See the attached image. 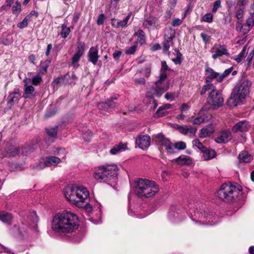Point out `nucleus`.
<instances>
[{"label":"nucleus","instance_id":"obj_1","mask_svg":"<svg viewBox=\"0 0 254 254\" xmlns=\"http://www.w3.org/2000/svg\"><path fill=\"white\" fill-rule=\"evenodd\" d=\"M78 226L77 216L67 211L57 213L52 220V230L59 234L71 233L78 228Z\"/></svg>","mask_w":254,"mask_h":254},{"label":"nucleus","instance_id":"obj_2","mask_svg":"<svg viewBox=\"0 0 254 254\" xmlns=\"http://www.w3.org/2000/svg\"><path fill=\"white\" fill-rule=\"evenodd\" d=\"M216 195L220 199L227 202L243 201L246 198V195L242 191V187L237 183L222 184Z\"/></svg>","mask_w":254,"mask_h":254},{"label":"nucleus","instance_id":"obj_3","mask_svg":"<svg viewBox=\"0 0 254 254\" xmlns=\"http://www.w3.org/2000/svg\"><path fill=\"white\" fill-rule=\"evenodd\" d=\"M251 86V81L248 79H244L238 83L233 88L228 99L227 105L230 107H233L243 104L250 93Z\"/></svg>","mask_w":254,"mask_h":254},{"label":"nucleus","instance_id":"obj_4","mask_svg":"<svg viewBox=\"0 0 254 254\" xmlns=\"http://www.w3.org/2000/svg\"><path fill=\"white\" fill-rule=\"evenodd\" d=\"M134 184L135 194L142 199L155 196L159 190L158 185L148 179H137L134 181Z\"/></svg>","mask_w":254,"mask_h":254},{"label":"nucleus","instance_id":"obj_5","mask_svg":"<svg viewBox=\"0 0 254 254\" xmlns=\"http://www.w3.org/2000/svg\"><path fill=\"white\" fill-rule=\"evenodd\" d=\"M118 168L114 164L100 165L95 169L93 177L100 183L108 184L115 183L117 180Z\"/></svg>","mask_w":254,"mask_h":254},{"label":"nucleus","instance_id":"obj_6","mask_svg":"<svg viewBox=\"0 0 254 254\" xmlns=\"http://www.w3.org/2000/svg\"><path fill=\"white\" fill-rule=\"evenodd\" d=\"M167 78L159 76L155 82V85L146 92V97L153 99L155 96L160 97L169 88V82H166Z\"/></svg>","mask_w":254,"mask_h":254},{"label":"nucleus","instance_id":"obj_7","mask_svg":"<svg viewBox=\"0 0 254 254\" xmlns=\"http://www.w3.org/2000/svg\"><path fill=\"white\" fill-rule=\"evenodd\" d=\"M207 103L214 108L221 107L224 103L222 94L217 89L210 92L207 98Z\"/></svg>","mask_w":254,"mask_h":254},{"label":"nucleus","instance_id":"obj_8","mask_svg":"<svg viewBox=\"0 0 254 254\" xmlns=\"http://www.w3.org/2000/svg\"><path fill=\"white\" fill-rule=\"evenodd\" d=\"M61 162V159L54 156H50L40 161L38 165L34 168L36 170H41L51 165L56 166Z\"/></svg>","mask_w":254,"mask_h":254},{"label":"nucleus","instance_id":"obj_9","mask_svg":"<svg viewBox=\"0 0 254 254\" xmlns=\"http://www.w3.org/2000/svg\"><path fill=\"white\" fill-rule=\"evenodd\" d=\"M89 196V191L87 189L83 187H78V190L76 192L77 202H73L75 205L78 207H82L83 203L86 202V200Z\"/></svg>","mask_w":254,"mask_h":254},{"label":"nucleus","instance_id":"obj_10","mask_svg":"<svg viewBox=\"0 0 254 254\" xmlns=\"http://www.w3.org/2000/svg\"><path fill=\"white\" fill-rule=\"evenodd\" d=\"M211 52L213 53L212 58L214 60H216L217 58L222 57L223 55H229L226 47L221 44H215L212 48Z\"/></svg>","mask_w":254,"mask_h":254},{"label":"nucleus","instance_id":"obj_11","mask_svg":"<svg viewBox=\"0 0 254 254\" xmlns=\"http://www.w3.org/2000/svg\"><path fill=\"white\" fill-rule=\"evenodd\" d=\"M84 52V44L78 43L77 50L71 59V64L75 68L78 67V62Z\"/></svg>","mask_w":254,"mask_h":254},{"label":"nucleus","instance_id":"obj_12","mask_svg":"<svg viewBox=\"0 0 254 254\" xmlns=\"http://www.w3.org/2000/svg\"><path fill=\"white\" fill-rule=\"evenodd\" d=\"M142 25L149 31L152 28L158 29L160 27L158 18L154 16H148L145 18Z\"/></svg>","mask_w":254,"mask_h":254},{"label":"nucleus","instance_id":"obj_13","mask_svg":"<svg viewBox=\"0 0 254 254\" xmlns=\"http://www.w3.org/2000/svg\"><path fill=\"white\" fill-rule=\"evenodd\" d=\"M205 81L207 83H210L213 79H215L217 82H220V73L214 71V70L209 67L206 66L205 70Z\"/></svg>","mask_w":254,"mask_h":254},{"label":"nucleus","instance_id":"obj_14","mask_svg":"<svg viewBox=\"0 0 254 254\" xmlns=\"http://www.w3.org/2000/svg\"><path fill=\"white\" fill-rule=\"evenodd\" d=\"M78 187L68 186L64 190V195L66 198L72 203L77 202L76 192Z\"/></svg>","mask_w":254,"mask_h":254},{"label":"nucleus","instance_id":"obj_15","mask_svg":"<svg viewBox=\"0 0 254 254\" xmlns=\"http://www.w3.org/2000/svg\"><path fill=\"white\" fill-rule=\"evenodd\" d=\"M151 138L148 135H139L136 139V143L139 147L143 150L149 147L150 145Z\"/></svg>","mask_w":254,"mask_h":254},{"label":"nucleus","instance_id":"obj_16","mask_svg":"<svg viewBox=\"0 0 254 254\" xmlns=\"http://www.w3.org/2000/svg\"><path fill=\"white\" fill-rule=\"evenodd\" d=\"M203 216L200 215V218L198 219V223L202 225H212L215 224V223L213 222L212 218L213 216L211 212L203 210Z\"/></svg>","mask_w":254,"mask_h":254},{"label":"nucleus","instance_id":"obj_17","mask_svg":"<svg viewBox=\"0 0 254 254\" xmlns=\"http://www.w3.org/2000/svg\"><path fill=\"white\" fill-rule=\"evenodd\" d=\"M181 133L184 135H187L189 134L190 137H194L195 136L197 128L195 127H189L184 126H177L176 127Z\"/></svg>","mask_w":254,"mask_h":254},{"label":"nucleus","instance_id":"obj_18","mask_svg":"<svg viewBox=\"0 0 254 254\" xmlns=\"http://www.w3.org/2000/svg\"><path fill=\"white\" fill-rule=\"evenodd\" d=\"M20 94L18 90L14 91L10 93L7 97V106L10 109L14 104L18 101L20 97Z\"/></svg>","mask_w":254,"mask_h":254},{"label":"nucleus","instance_id":"obj_19","mask_svg":"<svg viewBox=\"0 0 254 254\" xmlns=\"http://www.w3.org/2000/svg\"><path fill=\"white\" fill-rule=\"evenodd\" d=\"M231 139V133L229 130L222 131L220 136L217 137L215 140L218 143H226Z\"/></svg>","mask_w":254,"mask_h":254},{"label":"nucleus","instance_id":"obj_20","mask_svg":"<svg viewBox=\"0 0 254 254\" xmlns=\"http://www.w3.org/2000/svg\"><path fill=\"white\" fill-rule=\"evenodd\" d=\"M250 127L249 123L246 121H243L236 124L232 128L234 132H244L247 131Z\"/></svg>","mask_w":254,"mask_h":254},{"label":"nucleus","instance_id":"obj_21","mask_svg":"<svg viewBox=\"0 0 254 254\" xmlns=\"http://www.w3.org/2000/svg\"><path fill=\"white\" fill-rule=\"evenodd\" d=\"M88 61L93 64H96L99 58L98 50L97 47H92L88 54Z\"/></svg>","mask_w":254,"mask_h":254},{"label":"nucleus","instance_id":"obj_22","mask_svg":"<svg viewBox=\"0 0 254 254\" xmlns=\"http://www.w3.org/2000/svg\"><path fill=\"white\" fill-rule=\"evenodd\" d=\"M175 161L178 165L181 166H189L192 164L191 159L185 155L180 156Z\"/></svg>","mask_w":254,"mask_h":254},{"label":"nucleus","instance_id":"obj_23","mask_svg":"<svg viewBox=\"0 0 254 254\" xmlns=\"http://www.w3.org/2000/svg\"><path fill=\"white\" fill-rule=\"evenodd\" d=\"M214 127L213 125L210 124L205 126L202 128L199 133V137L205 138L207 136H209L214 131Z\"/></svg>","mask_w":254,"mask_h":254},{"label":"nucleus","instance_id":"obj_24","mask_svg":"<svg viewBox=\"0 0 254 254\" xmlns=\"http://www.w3.org/2000/svg\"><path fill=\"white\" fill-rule=\"evenodd\" d=\"M118 106L116 103L110 100H107L105 102L99 103L98 105L99 109L104 111L109 108H114Z\"/></svg>","mask_w":254,"mask_h":254},{"label":"nucleus","instance_id":"obj_25","mask_svg":"<svg viewBox=\"0 0 254 254\" xmlns=\"http://www.w3.org/2000/svg\"><path fill=\"white\" fill-rule=\"evenodd\" d=\"M157 143L162 146L166 147L171 141L170 139L165 137L162 133H158L155 136Z\"/></svg>","mask_w":254,"mask_h":254},{"label":"nucleus","instance_id":"obj_26","mask_svg":"<svg viewBox=\"0 0 254 254\" xmlns=\"http://www.w3.org/2000/svg\"><path fill=\"white\" fill-rule=\"evenodd\" d=\"M127 143H120L119 144L115 145L110 151L111 154L116 155L119 152L124 151L127 149Z\"/></svg>","mask_w":254,"mask_h":254},{"label":"nucleus","instance_id":"obj_27","mask_svg":"<svg viewBox=\"0 0 254 254\" xmlns=\"http://www.w3.org/2000/svg\"><path fill=\"white\" fill-rule=\"evenodd\" d=\"M13 217L11 214L8 212H0V220L4 223L10 225L12 223Z\"/></svg>","mask_w":254,"mask_h":254},{"label":"nucleus","instance_id":"obj_28","mask_svg":"<svg viewBox=\"0 0 254 254\" xmlns=\"http://www.w3.org/2000/svg\"><path fill=\"white\" fill-rule=\"evenodd\" d=\"M5 152V156L14 157L18 154L19 151L16 147L9 145L6 148Z\"/></svg>","mask_w":254,"mask_h":254},{"label":"nucleus","instance_id":"obj_29","mask_svg":"<svg viewBox=\"0 0 254 254\" xmlns=\"http://www.w3.org/2000/svg\"><path fill=\"white\" fill-rule=\"evenodd\" d=\"M236 29L241 35H245L251 30L246 23L242 24L240 22L237 24Z\"/></svg>","mask_w":254,"mask_h":254},{"label":"nucleus","instance_id":"obj_30","mask_svg":"<svg viewBox=\"0 0 254 254\" xmlns=\"http://www.w3.org/2000/svg\"><path fill=\"white\" fill-rule=\"evenodd\" d=\"M35 88L32 85H24V92L23 96L25 98H30L34 96Z\"/></svg>","mask_w":254,"mask_h":254},{"label":"nucleus","instance_id":"obj_31","mask_svg":"<svg viewBox=\"0 0 254 254\" xmlns=\"http://www.w3.org/2000/svg\"><path fill=\"white\" fill-rule=\"evenodd\" d=\"M203 157L205 160H209L213 159L216 155V152L212 149H206L202 151Z\"/></svg>","mask_w":254,"mask_h":254},{"label":"nucleus","instance_id":"obj_32","mask_svg":"<svg viewBox=\"0 0 254 254\" xmlns=\"http://www.w3.org/2000/svg\"><path fill=\"white\" fill-rule=\"evenodd\" d=\"M241 161L245 163H249L253 159V157L247 152H242L239 155Z\"/></svg>","mask_w":254,"mask_h":254},{"label":"nucleus","instance_id":"obj_33","mask_svg":"<svg viewBox=\"0 0 254 254\" xmlns=\"http://www.w3.org/2000/svg\"><path fill=\"white\" fill-rule=\"evenodd\" d=\"M170 69L167 64L166 61H163L161 62V68L160 70L159 76L167 78V75L166 71L169 70Z\"/></svg>","mask_w":254,"mask_h":254},{"label":"nucleus","instance_id":"obj_34","mask_svg":"<svg viewBox=\"0 0 254 254\" xmlns=\"http://www.w3.org/2000/svg\"><path fill=\"white\" fill-rule=\"evenodd\" d=\"M216 89L215 86L212 83H208L207 84H205L203 86L202 89L200 91L201 95H204L205 93L210 90V92H212L213 90H215Z\"/></svg>","mask_w":254,"mask_h":254},{"label":"nucleus","instance_id":"obj_35","mask_svg":"<svg viewBox=\"0 0 254 254\" xmlns=\"http://www.w3.org/2000/svg\"><path fill=\"white\" fill-rule=\"evenodd\" d=\"M135 36H138L139 42L141 45L145 43V36L143 30L139 29L134 34Z\"/></svg>","mask_w":254,"mask_h":254},{"label":"nucleus","instance_id":"obj_36","mask_svg":"<svg viewBox=\"0 0 254 254\" xmlns=\"http://www.w3.org/2000/svg\"><path fill=\"white\" fill-rule=\"evenodd\" d=\"M51 61L47 60L44 62H42L40 64V70L43 74L47 72V68L49 66Z\"/></svg>","mask_w":254,"mask_h":254},{"label":"nucleus","instance_id":"obj_37","mask_svg":"<svg viewBox=\"0 0 254 254\" xmlns=\"http://www.w3.org/2000/svg\"><path fill=\"white\" fill-rule=\"evenodd\" d=\"M70 29L69 27H67L66 25L63 24L62 25V31L61 33V36L62 38L65 39L70 33Z\"/></svg>","mask_w":254,"mask_h":254},{"label":"nucleus","instance_id":"obj_38","mask_svg":"<svg viewBox=\"0 0 254 254\" xmlns=\"http://www.w3.org/2000/svg\"><path fill=\"white\" fill-rule=\"evenodd\" d=\"M175 51L177 53V57L176 58L173 59L172 61L176 64H180L182 62V55L179 52L178 49L176 48Z\"/></svg>","mask_w":254,"mask_h":254},{"label":"nucleus","instance_id":"obj_39","mask_svg":"<svg viewBox=\"0 0 254 254\" xmlns=\"http://www.w3.org/2000/svg\"><path fill=\"white\" fill-rule=\"evenodd\" d=\"M203 210L194 211L193 215H191V219L196 223H198V219L200 218V215L201 216H203Z\"/></svg>","mask_w":254,"mask_h":254},{"label":"nucleus","instance_id":"obj_40","mask_svg":"<svg viewBox=\"0 0 254 254\" xmlns=\"http://www.w3.org/2000/svg\"><path fill=\"white\" fill-rule=\"evenodd\" d=\"M171 105L170 104H166L164 106L160 107L155 113V116L158 117H162V114L160 113L161 111H165L167 109L170 108Z\"/></svg>","mask_w":254,"mask_h":254},{"label":"nucleus","instance_id":"obj_41","mask_svg":"<svg viewBox=\"0 0 254 254\" xmlns=\"http://www.w3.org/2000/svg\"><path fill=\"white\" fill-rule=\"evenodd\" d=\"M246 53V47H244L239 54L235 58V60H236L238 63H240L245 58Z\"/></svg>","mask_w":254,"mask_h":254},{"label":"nucleus","instance_id":"obj_42","mask_svg":"<svg viewBox=\"0 0 254 254\" xmlns=\"http://www.w3.org/2000/svg\"><path fill=\"white\" fill-rule=\"evenodd\" d=\"M57 130L58 127H54L47 129L46 131L49 136L56 138L57 134Z\"/></svg>","mask_w":254,"mask_h":254},{"label":"nucleus","instance_id":"obj_43","mask_svg":"<svg viewBox=\"0 0 254 254\" xmlns=\"http://www.w3.org/2000/svg\"><path fill=\"white\" fill-rule=\"evenodd\" d=\"M165 150H166L167 152L169 154H174L176 152L175 144L171 142V141L165 147Z\"/></svg>","mask_w":254,"mask_h":254},{"label":"nucleus","instance_id":"obj_44","mask_svg":"<svg viewBox=\"0 0 254 254\" xmlns=\"http://www.w3.org/2000/svg\"><path fill=\"white\" fill-rule=\"evenodd\" d=\"M175 149L178 150H183L186 148V144L183 141H179L175 144Z\"/></svg>","mask_w":254,"mask_h":254},{"label":"nucleus","instance_id":"obj_45","mask_svg":"<svg viewBox=\"0 0 254 254\" xmlns=\"http://www.w3.org/2000/svg\"><path fill=\"white\" fill-rule=\"evenodd\" d=\"M193 145L195 146L198 149L202 152L206 148L198 139H196L192 141Z\"/></svg>","mask_w":254,"mask_h":254},{"label":"nucleus","instance_id":"obj_46","mask_svg":"<svg viewBox=\"0 0 254 254\" xmlns=\"http://www.w3.org/2000/svg\"><path fill=\"white\" fill-rule=\"evenodd\" d=\"M42 81L41 76L39 74L34 76L32 79V83L34 85H38L41 83Z\"/></svg>","mask_w":254,"mask_h":254},{"label":"nucleus","instance_id":"obj_47","mask_svg":"<svg viewBox=\"0 0 254 254\" xmlns=\"http://www.w3.org/2000/svg\"><path fill=\"white\" fill-rule=\"evenodd\" d=\"M202 20L205 22L211 23L213 20V15L211 13L205 14L202 17Z\"/></svg>","mask_w":254,"mask_h":254},{"label":"nucleus","instance_id":"obj_48","mask_svg":"<svg viewBox=\"0 0 254 254\" xmlns=\"http://www.w3.org/2000/svg\"><path fill=\"white\" fill-rule=\"evenodd\" d=\"M233 70V67H231L229 68L226 69L222 74L220 73V79L221 80V82L223 80L224 78L227 77Z\"/></svg>","mask_w":254,"mask_h":254},{"label":"nucleus","instance_id":"obj_49","mask_svg":"<svg viewBox=\"0 0 254 254\" xmlns=\"http://www.w3.org/2000/svg\"><path fill=\"white\" fill-rule=\"evenodd\" d=\"M12 12L15 14H18L21 10V4L16 2L12 7Z\"/></svg>","mask_w":254,"mask_h":254},{"label":"nucleus","instance_id":"obj_50","mask_svg":"<svg viewBox=\"0 0 254 254\" xmlns=\"http://www.w3.org/2000/svg\"><path fill=\"white\" fill-rule=\"evenodd\" d=\"M175 30L171 28L166 29L165 31V36H167L169 37H175Z\"/></svg>","mask_w":254,"mask_h":254},{"label":"nucleus","instance_id":"obj_51","mask_svg":"<svg viewBox=\"0 0 254 254\" xmlns=\"http://www.w3.org/2000/svg\"><path fill=\"white\" fill-rule=\"evenodd\" d=\"M28 21L29 19L27 17H25L21 22H19L17 24V27L19 28L22 29L28 25Z\"/></svg>","mask_w":254,"mask_h":254},{"label":"nucleus","instance_id":"obj_52","mask_svg":"<svg viewBox=\"0 0 254 254\" xmlns=\"http://www.w3.org/2000/svg\"><path fill=\"white\" fill-rule=\"evenodd\" d=\"M178 97V95L175 93H167L165 95V98L167 100L172 101Z\"/></svg>","mask_w":254,"mask_h":254},{"label":"nucleus","instance_id":"obj_53","mask_svg":"<svg viewBox=\"0 0 254 254\" xmlns=\"http://www.w3.org/2000/svg\"><path fill=\"white\" fill-rule=\"evenodd\" d=\"M246 24L251 30L254 26V16L251 15L246 20Z\"/></svg>","mask_w":254,"mask_h":254},{"label":"nucleus","instance_id":"obj_54","mask_svg":"<svg viewBox=\"0 0 254 254\" xmlns=\"http://www.w3.org/2000/svg\"><path fill=\"white\" fill-rule=\"evenodd\" d=\"M127 26V24L124 21V20H121V21H118L117 22V24H113V27H114V28H119L120 27L124 28V27H126Z\"/></svg>","mask_w":254,"mask_h":254},{"label":"nucleus","instance_id":"obj_55","mask_svg":"<svg viewBox=\"0 0 254 254\" xmlns=\"http://www.w3.org/2000/svg\"><path fill=\"white\" fill-rule=\"evenodd\" d=\"M204 118L202 117H196L195 118L193 122H192V124H194V125H199L200 124H201V123H203L204 122Z\"/></svg>","mask_w":254,"mask_h":254},{"label":"nucleus","instance_id":"obj_56","mask_svg":"<svg viewBox=\"0 0 254 254\" xmlns=\"http://www.w3.org/2000/svg\"><path fill=\"white\" fill-rule=\"evenodd\" d=\"M173 44H171L170 42L164 41L163 42V50L164 52H168L171 46H172Z\"/></svg>","mask_w":254,"mask_h":254},{"label":"nucleus","instance_id":"obj_57","mask_svg":"<svg viewBox=\"0 0 254 254\" xmlns=\"http://www.w3.org/2000/svg\"><path fill=\"white\" fill-rule=\"evenodd\" d=\"M64 81V79L62 77H59L55 79L52 82L53 86L55 87L58 85L61 84Z\"/></svg>","mask_w":254,"mask_h":254},{"label":"nucleus","instance_id":"obj_58","mask_svg":"<svg viewBox=\"0 0 254 254\" xmlns=\"http://www.w3.org/2000/svg\"><path fill=\"white\" fill-rule=\"evenodd\" d=\"M92 132L89 130H87L83 134V138H84V139L86 141H88L90 140V139L91 138V137H92Z\"/></svg>","mask_w":254,"mask_h":254},{"label":"nucleus","instance_id":"obj_59","mask_svg":"<svg viewBox=\"0 0 254 254\" xmlns=\"http://www.w3.org/2000/svg\"><path fill=\"white\" fill-rule=\"evenodd\" d=\"M136 45H133L126 51V54L127 55L133 54L136 51Z\"/></svg>","mask_w":254,"mask_h":254},{"label":"nucleus","instance_id":"obj_60","mask_svg":"<svg viewBox=\"0 0 254 254\" xmlns=\"http://www.w3.org/2000/svg\"><path fill=\"white\" fill-rule=\"evenodd\" d=\"M221 7V1L219 0H216L213 3V7L212 9V11L213 13H215L218 8Z\"/></svg>","mask_w":254,"mask_h":254},{"label":"nucleus","instance_id":"obj_61","mask_svg":"<svg viewBox=\"0 0 254 254\" xmlns=\"http://www.w3.org/2000/svg\"><path fill=\"white\" fill-rule=\"evenodd\" d=\"M105 19V15L103 13L100 14L97 19V24L98 25H102L104 23V20Z\"/></svg>","mask_w":254,"mask_h":254},{"label":"nucleus","instance_id":"obj_62","mask_svg":"<svg viewBox=\"0 0 254 254\" xmlns=\"http://www.w3.org/2000/svg\"><path fill=\"white\" fill-rule=\"evenodd\" d=\"M200 36L202 38L203 42L205 44H207L209 42V41L210 40V37L209 35L205 33H202L200 34Z\"/></svg>","mask_w":254,"mask_h":254},{"label":"nucleus","instance_id":"obj_63","mask_svg":"<svg viewBox=\"0 0 254 254\" xmlns=\"http://www.w3.org/2000/svg\"><path fill=\"white\" fill-rule=\"evenodd\" d=\"M244 15V10L242 8H240L236 12V17L237 19H241Z\"/></svg>","mask_w":254,"mask_h":254},{"label":"nucleus","instance_id":"obj_64","mask_svg":"<svg viewBox=\"0 0 254 254\" xmlns=\"http://www.w3.org/2000/svg\"><path fill=\"white\" fill-rule=\"evenodd\" d=\"M151 71V66L150 65L146 66L144 70V75L148 78L150 76Z\"/></svg>","mask_w":254,"mask_h":254}]
</instances>
